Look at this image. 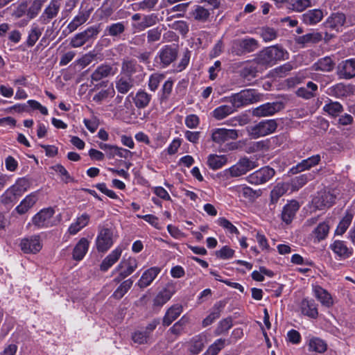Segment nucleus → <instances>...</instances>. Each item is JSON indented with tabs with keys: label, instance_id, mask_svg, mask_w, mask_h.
Here are the masks:
<instances>
[{
	"label": "nucleus",
	"instance_id": "obj_53",
	"mask_svg": "<svg viewBox=\"0 0 355 355\" xmlns=\"http://www.w3.org/2000/svg\"><path fill=\"white\" fill-rule=\"evenodd\" d=\"M323 110L329 114L336 116L343 112V108L338 102L330 101V103L324 106Z\"/></svg>",
	"mask_w": 355,
	"mask_h": 355
},
{
	"label": "nucleus",
	"instance_id": "obj_5",
	"mask_svg": "<svg viewBox=\"0 0 355 355\" xmlns=\"http://www.w3.org/2000/svg\"><path fill=\"white\" fill-rule=\"evenodd\" d=\"M277 128L275 120H264L250 128V135L254 139L264 137L274 132Z\"/></svg>",
	"mask_w": 355,
	"mask_h": 355
},
{
	"label": "nucleus",
	"instance_id": "obj_58",
	"mask_svg": "<svg viewBox=\"0 0 355 355\" xmlns=\"http://www.w3.org/2000/svg\"><path fill=\"white\" fill-rule=\"evenodd\" d=\"M331 94L336 97H344L348 96L349 87L343 83H338L331 88Z\"/></svg>",
	"mask_w": 355,
	"mask_h": 355
},
{
	"label": "nucleus",
	"instance_id": "obj_38",
	"mask_svg": "<svg viewBox=\"0 0 355 355\" xmlns=\"http://www.w3.org/2000/svg\"><path fill=\"white\" fill-rule=\"evenodd\" d=\"M331 249L338 256L344 259L349 257L352 254V250L347 247L343 241H335L331 245Z\"/></svg>",
	"mask_w": 355,
	"mask_h": 355
},
{
	"label": "nucleus",
	"instance_id": "obj_30",
	"mask_svg": "<svg viewBox=\"0 0 355 355\" xmlns=\"http://www.w3.org/2000/svg\"><path fill=\"white\" fill-rule=\"evenodd\" d=\"M152 99L151 94L144 89H139L132 98L135 105L138 109H144L148 106Z\"/></svg>",
	"mask_w": 355,
	"mask_h": 355
},
{
	"label": "nucleus",
	"instance_id": "obj_62",
	"mask_svg": "<svg viewBox=\"0 0 355 355\" xmlns=\"http://www.w3.org/2000/svg\"><path fill=\"white\" fill-rule=\"evenodd\" d=\"M240 193L243 197L252 200L261 195V191L260 190H253L249 187H244L241 189Z\"/></svg>",
	"mask_w": 355,
	"mask_h": 355
},
{
	"label": "nucleus",
	"instance_id": "obj_64",
	"mask_svg": "<svg viewBox=\"0 0 355 355\" xmlns=\"http://www.w3.org/2000/svg\"><path fill=\"white\" fill-rule=\"evenodd\" d=\"M173 82L171 80H166L162 88V94L160 96V101H166L168 100L173 89Z\"/></svg>",
	"mask_w": 355,
	"mask_h": 355
},
{
	"label": "nucleus",
	"instance_id": "obj_60",
	"mask_svg": "<svg viewBox=\"0 0 355 355\" xmlns=\"http://www.w3.org/2000/svg\"><path fill=\"white\" fill-rule=\"evenodd\" d=\"M291 9L297 12H302L306 8L311 6V0H293L291 4Z\"/></svg>",
	"mask_w": 355,
	"mask_h": 355
},
{
	"label": "nucleus",
	"instance_id": "obj_19",
	"mask_svg": "<svg viewBox=\"0 0 355 355\" xmlns=\"http://www.w3.org/2000/svg\"><path fill=\"white\" fill-rule=\"evenodd\" d=\"M301 312L311 318H316L318 315L317 305L312 299L304 298L300 304Z\"/></svg>",
	"mask_w": 355,
	"mask_h": 355
},
{
	"label": "nucleus",
	"instance_id": "obj_36",
	"mask_svg": "<svg viewBox=\"0 0 355 355\" xmlns=\"http://www.w3.org/2000/svg\"><path fill=\"white\" fill-rule=\"evenodd\" d=\"M37 198L35 193L28 195L18 205L15 210L19 214H24L28 211L37 202Z\"/></svg>",
	"mask_w": 355,
	"mask_h": 355
},
{
	"label": "nucleus",
	"instance_id": "obj_56",
	"mask_svg": "<svg viewBox=\"0 0 355 355\" xmlns=\"http://www.w3.org/2000/svg\"><path fill=\"white\" fill-rule=\"evenodd\" d=\"M132 339L135 343L141 345L148 343L150 336L145 330H138L132 334Z\"/></svg>",
	"mask_w": 355,
	"mask_h": 355
},
{
	"label": "nucleus",
	"instance_id": "obj_8",
	"mask_svg": "<svg viewBox=\"0 0 355 355\" xmlns=\"http://www.w3.org/2000/svg\"><path fill=\"white\" fill-rule=\"evenodd\" d=\"M336 200V196L329 191H320L312 200L313 207L318 210H323L331 207Z\"/></svg>",
	"mask_w": 355,
	"mask_h": 355
},
{
	"label": "nucleus",
	"instance_id": "obj_61",
	"mask_svg": "<svg viewBox=\"0 0 355 355\" xmlns=\"http://www.w3.org/2000/svg\"><path fill=\"white\" fill-rule=\"evenodd\" d=\"M158 0H143L136 3L135 6L138 10H150L157 4Z\"/></svg>",
	"mask_w": 355,
	"mask_h": 355
},
{
	"label": "nucleus",
	"instance_id": "obj_2",
	"mask_svg": "<svg viewBox=\"0 0 355 355\" xmlns=\"http://www.w3.org/2000/svg\"><path fill=\"white\" fill-rule=\"evenodd\" d=\"M286 51L282 46L275 45L266 47L256 55V61L263 70L275 65L278 61L285 59Z\"/></svg>",
	"mask_w": 355,
	"mask_h": 355
},
{
	"label": "nucleus",
	"instance_id": "obj_47",
	"mask_svg": "<svg viewBox=\"0 0 355 355\" xmlns=\"http://www.w3.org/2000/svg\"><path fill=\"white\" fill-rule=\"evenodd\" d=\"M327 345L322 339L319 338H313L309 342V350L311 352H316L318 353H323L327 350Z\"/></svg>",
	"mask_w": 355,
	"mask_h": 355
},
{
	"label": "nucleus",
	"instance_id": "obj_35",
	"mask_svg": "<svg viewBox=\"0 0 355 355\" xmlns=\"http://www.w3.org/2000/svg\"><path fill=\"white\" fill-rule=\"evenodd\" d=\"M206 342L207 337L204 334L194 336L190 340V352L194 355L198 354L203 349Z\"/></svg>",
	"mask_w": 355,
	"mask_h": 355
},
{
	"label": "nucleus",
	"instance_id": "obj_24",
	"mask_svg": "<svg viewBox=\"0 0 355 355\" xmlns=\"http://www.w3.org/2000/svg\"><path fill=\"white\" fill-rule=\"evenodd\" d=\"M183 310L182 306L179 304L171 306L166 312L163 320L162 324L164 326H169L173 321H175L182 313Z\"/></svg>",
	"mask_w": 355,
	"mask_h": 355
},
{
	"label": "nucleus",
	"instance_id": "obj_33",
	"mask_svg": "<svg viewBox=\"0 0 355 355\" xmlns=\"http://www.w3.org/2000/svg\"><path fill=\"white\" fill-rule=\"evenodd\" d=\"M323 17V13L321 10L313 9L308 10L302 15V21L306 24L313 25L320 22Z\"/></svg>",
	"mask_w": 355,
	"mask_h": 355
},
{
	"label": "nucleus",
	"instance_id": "obj_63",
	"mask_svg": "<svg viewBox=\"0 0 355 355\" xmlns=\"http://www.w3.org/2000/svg\"><path fill=\"white\" fill-rule=\"evenodd\" d=\"M261 36L265 42H270L277 37V33L272 28L263 27L261 28Z\"/></svg>",
	"mask_w": 355,
	"mask_h": 355
},
{
	"label": "nucleus",
	"instance_id": "obj_42",
	"mask_svg": "<svg viewBox=\"0 0 355 355\" xmlns=\"http://www.w3.org/2000/svg\"><path fill=\"white\" fill-rule=\"evenodd\" d=\"M191 16L197 21L205 22L210 15L209 10L205 8L203 6L196 5L190 13Z\"/></svg>",
	"mask_w": 355,
	"mask_h": 355
},
{
	"label": "nucleus",
	"instance_id": "obj_9",
	"mask_svg": "<svg viewBox=\"0 0 355 355\" xmlns=\"http://www.w3.org/2000/svg\"><path fill=\"white\" fill-rule=\"evenodd\" d=\"M275 175V171L270 166H264L251 173L248 177L250 184H261L269 181Z\"/></svg>",
	"mask_w": 355,
	"mask_h": 355
},
{
	"label": "nucleus",
	"instance_id": "obj_12",
	"mask_svg": "<svg viewBox=\"0 0 355 355\" xmlns=\"http://www.w3.org/2000/svg\"><path fill=\"white\" fill-rule=\"evenodd\" d=\"M90 14V9L80 10L78 14L68 24L67 28L62 31V37H67L68 35L75 31L79 26L85 24L88 20Z\"/></svg>",
	"mask_w": 355,
	"mask_h": 355
},
{
	"label": "nucleus",
	"instance_id": "obj_10",
	"mask_svg": "<svg viewBox=\"0 0 355 355\" xmlns=\"http://www.w3.org/2000/svg\"><path fill=\"white\" fill-rule=\"evenodd\" d=\"M54 214L55 211L51 207L42 209L33 216V224L39 228L52 227L51 220Z\"/></svg>",
	"mask_w": 355,
	"mask_h": 355
},
{
	"label": "nucleus",
	"instance_id": "obj_44",
	"mask_svg": "<svg viewBox=\"0 0 355 355\" xmlns=\"http://www.w3.org/2000/svg\"><path fill=\"white\" fill-rule=\"evenodd\" d=\"M227 158L224 155H217L214 154L209 155L207 159L209 166L217 170L222 168L226 163Z\"/></svg>",
	"mask_w": 355,
	"mask_h": 355
},
{
	"label": "nucleus",
	"instance_id": "obj_57",
	"mask_svg": "<svg viewBox=\"0 0 355 355\" xmlns=\"http://www.w3.org/2000/svg\"><path fill=\"white\" fill-rule=\"evenodd\" d=\"M164 78V75L162 73H154L150 75L148 84L149 89L155 92Z\"/></svg>",
	"mask_w": 355,
	"mask_h": 355
},
{
	"label": "nucleus",
	"instance_id": "obj_27",
	"mask_svg": "<svg viewBox=\"0 0 355 355\" xmlns=\"http://www.w3.org/2000/svg\"><path fill=\"white\" fill-rule=\"evenodd\" d=\"M345 20L346 17L343 13H332L326 20L324 26L326 28L338 31V28L344 25Z\"/></svg>",
	"mask_w": 355,
	"mask_h": 355
},
{
	"label": "nucleus",
	"instance_id": "obj_43",
	"mask_svg": "<svg viewBox=\"0 0 355 355\" xmlns=\"http://www.w3.org/2000/svg\"><path fill=\"white\" fill-rule=\"evenodd\" d=\"M17 196V193L10 187L1 196L0 201L6 209H10L12 207Z\"/></svg>",
	"mask_w": 355,
	"mask_h": 355
},
{
	"label": "nucleus",
	"instance_id": "obj_32",
	"mask_svg": "<svg viewBox=\"0 0 355 355\" xmlns=\"http://www.w3.org/2000/svg\"><path fill=\"white\" fill-rule=\"evenodd\" d=\"M288 184L286 183H278L270 192V204L273 206L271 209H274L275 204L279 199L288 191Z\"/></svg>",
	"mask_w": 355,
	"mask_h": 355
},
{
	"label": "nucleus",
	"instance_id": "obj_39",
	"mask_svg": "<svg viewBox=\"0 0 355 355\" xmlns=\"http://www.w3.org/2000/svg\"><path fill=\"white\" fill-rule=\"evenodd\" d=\"M90 219V216L89 214L85 213L83 214L80 216L78 217L76 221L72 223L68 230V232L70 234H76L78 233L82 228L85 227Z\"/></svg>",
	"mask_w": 355,
	"mask_h": 355
},
{
	"label": "nucleus",
	"instance_id": "obj_52",
	"mask_svg": "<svg viewBox=\"0 0 355 355\" xmlns=\"http://www.w3.org/2000/svg\"><path fill=\"white\" fill-rule=\"evenodd\" d=\"M329 226L325 222L320 223L313 233L318 241L324 240L329 234Z\"/></svg>",
	"mask_w": 355,
	"mask_h": 355
},
{
	"label": "nucleus",
	"instance_id": "obj_4",
	"mask_svg": "<svg viewBox=\"0 0 355 355\" xmlns=\"http://www.w3.org/2000/svg\"><path fill=\"white\" fill-rule=\"evenodd\" d=\"M100 31L99 25L89 26L84 31L76 34L71 38L70 45L73 48L80 47L90 40L96 38Z\"/></svg>",
	"mask_w": 355,
	"mask_h": 355
},
{
	"label": "nucleus",
	"instance_id": "obj_21",
	"mask_svg": "<svg viewBox=\"0 0 355 355\" xmlns=\"http://www.w3.org/2000/svg\"><path fill=\"white\" fill-rule=\"evenodd\" d=\"M161 269L158 267H152L146 270L141 275L137 284L141 288L148 286L160 272Z\"/></svg>",
	"mask_w": 355,
	"mask_h": 355
},
{
	"label": "nucleus",
	"instance_id": "obj_28",
	"mask_svg": "<svg viewBox=\"0 0 355 355\" xmlns=\"http://www.w3.org/2000/svg\"><path fill=\"white\" fill-rule=\"evenodd\" d=\"M125 31L123 21L111 24L105 29V35L112 37L114 40H119Z\"/></svg>",
	"mask_w": 355,
	"mask_h": 355
},
{
	"label": "nucleus",
	"instance_id": "obj_41",
	"mask_svg": "<svg viewBox=\"0 0 355 355\" xmlns=\"http://www.w3.org/2000/svg\"><path fill=\"white\" fill-rule=\"evenodd\" d=\"M43 28H40L38 25L34 24L32 25L31 30L28 32V38L26 40V45L28 47L33 46L37 41L42 35Z\"/></svg>",
	"mask_w": 355,
	"mask_h": 355
},
{
	"label": "nucleus",
	"instance_id": "obj_59",
	"mask_svg": "<svg viewBox=\"0 0 355 355\" xmlns=\"http://www.w3.org/2000/svg\"><path fill=\"white\" fill-rule=\"evenodd\" d=\"M45 1L46 0H34L31 7L28 9L27 17L29 19L35 18L40 11Z\"/></svg>",
	"mask_w": 355,
	"mask_h": 355
},
{
	"label": "nucleus",
	"instance_id": "obj_29",
	"mask_svg": "<svg viewBox=\"0 0 355 355\" xmlns=\"http://www.w3.org/2000/svg\"><path fill=\"white\" fill-rule=\"evenodd\" d=\"M141 67L137 64L134 59L123 60L121 64V72L126 76L127 78H132L133 74L139 71Z\"/></svg>",
	"mask_w": 355,
	"mask_h": 355
},
{
	"label": "nucleus",
	"instance_id": "obj_49",
	"mask_svg": "<svg viewBox=\"0 0 355 355\" xmlns=\"http://www.w3.org/2000/svg\"><path fill=\"white\" fill-rule=\"evenodd\" d=\"M352 219L353 215L350 212L347 211L345 216L342 218L338 225L336 230V234L338 235H343L350 225Z\"/></svg>",
	"mask_w": 355,
	"mask_h": 355
},
{
	"label": "nucleus",
	"instance_id": "obj_23",
	"mask_svg": "<svg viewBox=\"0 0 355 355\" xmlns=\"http://www.w3.org/2000/svg\"><path fill=\"white\" fill-rule=\"evenodd\" d=\"M322 40V35L318 32H312L295 38V42L302 46L317 44Z\"/></svg>",
	"mask_w": 355,
	"mask_h": 355
},
{
	"label": "nucleus",
	"instance_id": "obj_16",
	"mask_svg": "<svg viewBox=\"0 0 355 355\" xmlns=\"http://www.w3.org/2000/svg\"><path fill=\"white\" fill-rule=\"evenodd\" d=\"M338 75L345 79L355 77V60L349 59L340 62L338 66Z\"/></svg>",
	"mask_w": 355,
	"mask_h": 355
},
{
	"label": "nucleus",
	"instance_id": "obj_46",
	"mask_svg": "<svg viewBox=\"0 0 355 355\" xmlns=\"http://www.w3.org/2000/svg\"><path fill=\"white\" fill-rule=\"evenodd\" d=\"M133 87L132 78L121 77L116 82V89L121 94L128 93Z\"/></svg>",
	"mask_w": 355,
	"mask_h": 355
},
{
	"label": "nucleus",
	"instance_id": "obj_50",
	"mask_svg": "<svg viewBox=\"0 0 355 355\" xmlns=\"http://www.w3.org/2000/svg\"><path fill=\"white\" fill-rule=\"evenodd\" d=\"M133 281L131 279L123 281L113 293V297L116 299L122 298L124 295L132 287Z\"/></svg>",
	"mask_w": 355,
	"mask_h": 355
},
{
	"label": "nucleus",
	"instance_id": "obj_6",
	"mask_svg": "<svg viewBox=\"0 0 355 355\" xmlns=\"http://www.w3.org/2000/svg\"><path fill=\"white\" fill-rule=\"evenodd\" d=\"M284 107L282 102L275 101L262 104L252 110V115L255 117L270 116L279 112Z\"/></svg>",
	"mask_w": 355,
	"mask_h": 355
},
{
	"label": "nucleus",
	"instance_id": "obj_22",
	"mask_svg": "<svg viewBox=\"0 0 355 355\" xmlns=\"http://www.w3.org/2000/svg\"><path fill=\"white\" fill-rule=\"evenodd\" d=\"M320 161V156L319 155H313L308 159L302 160L300 163H299L295 166L293 167L291 169V172L292 174H296L297 173L302 172L304 170H307L311 168V167L317 165Z\"/></svg>",
	"mask_w": 355,
	"mask_h": 355
},
{
	"label": "nucleus",
	"instance_id": "obj_14",
	"mask_svg": "<svg viewBox=\"0 0 355 355\" xmlns=\"http://www.w3.org/2000/svg\"><path fill=\"white\" fill-rule=\"evenodd\" d=\"M21 250L24 253L36 254L40 251L42 245L40 242V237L38 235H33L21 240L20 243Z\"/></svg>",
	"mask_w": 355,
	"mask_h": 355
},
{
	"label": "nucleus",
	"instance_id": "obj_11",
	"mask_svg": "<svg viewBox=\"0 0 355 355\" xmlns=\"http://www.w3.org/2000/svg\"><path fill=\"white\" fill-rule=\"evenodd\" d=\"M178 49L174 45H166L158 53L157 59L159 60L162 67L169 66L178 57Z\"/></svg>",
	"mask_w": 355,
	"mask_h": 355
},
{
	"label": "nucleus",
	"instance_id": "obj_25",
	"mask_svg": "<svg viewBox=\"0 0 355 355\" xmlns=\"http://www.w3.org/2000/svg\"><path fill=\"white\" fill-rule=\"evenodd\" d=\"M122 249L120 247L114 249L110 254H109L101 262L100 265V270L105 272L111 268L121 256Z\"/></svg>",
	"mask_w": 355,
	"mask_h": 355
},
{
	"label": "nucleus",
	"instance_id": "obj_3",
	"mask_svg": "<svg viewBox=\"0 0 355 355\" xmlns=\"http://www.w3.org/2000/svg\"><path fill=\"white\" fill-rule=\"evenodd\" d=\"M259 47V42L252 37H246L233 41L231 47L232 53L237 56L254 52Z\"/></svg>",
	"mask_w": 355,
	"mask_h": 355
},
{
	"label": "nucleus",
	"instance_id": "obj_54",
	"mask_svg": "<svg viewBox=\"0 0 355 355\" xmlns=\"http://www.w3.org/2000/svg\"><path fill=\"white\" fill-rule=\"evenodd\" d=\"M232 318L231 317L225 318L218 323L214 333L216 336L227 333L232 328Z\"/></svg>",
	"mask_w": 355,
	"mask_h": 355
},
{
	"label": "nucleus",
	"instance_id": "obj_40",
	"mask_svg": "<svg viewBox=\"0 0 355 355\" xmlns=\"http://www.w3.org/2000/svg\"><path fill=\"white\" fill-rule=\"evenodd\" d=\"M174 294V291L168 288H164L156 295L153 300V305L162 306L166 304Z\"/></svg>",
	"mask_w": 355,
	"mask_h": 355
},
{
	"label": "nucleus",
	"instance_id": "obj_37",
	"mask_svg": "<svg viewBox=\"0 0 355 355\" xmlns=\"http://www.w3.org/2000/svg\"><path fill=\"white\" fill-rule=\"evenodd\" d=\"M313 292L315 297L321 302L322 304L329 307L332 305L333 302L330 294L321 286H314Z\"/></svg>",
	"mask_w": 355,
	"mask_h": 355
},
{
	"label": "nucleus",
	"instance_id": "obj_34",
	"mask_svg": "<svg viewBox=\"0 0 355 355\" xmlns=\"http://www.w3.org/2000/svg\"><path fill=\"white\" fill-rule=\"evenodd\" d=\"M335 67V62L329 56L319 59L313 65V69L316 71H322L324 72H330L333 71Z\"/></svg>",
	"mask_w": 355,
	"mask_h": 355
},
{
	"label": "nucleus",
	"instance_id": "obj_18",
	"mask_svg": "<svg viewBox=\"0 0 355 355\" xmlns=\"http://www.w3.org/2000/svg\"><path fill=\"white\" fill-rule=\"evenodd\" d=\"M60 8V4L57 0H52L49 5L44 9L43 13L40 16L42 24H48L53 18L56 17Z\"/></svg>",
	"mask_w": 355,
	"mask_h": 355
},
{
	"label": "nucleus",
	"instance_id": "obj_31",
	"mask_svg": "<svg viewBox=\"0 0 355 355\" xmlns=\"http://www.w3.org/2000/svg\"><path fill=\"white\" fill-rule=\"evenodd\" d=\"M89 248V241L85 238H82L77 243L73 250V259L80 261L83 259Z\"/></svg>",
	"mask_w": 355,
	"mask_h": 355
},
{
	"label": "nucleus",
	"instance_id": "obj_13",
	"mask_svg": "<svg viewBox=\"0 0 355 355\" xmlns=\"http://www.w3.org/2000/svg\"><path fill=\"white\" fill-rule=\"evenodd\" d=\"M242 68L239 71V75L244 79L251 80L257 77L258 73H261L264 70L256 61V58L252 60L242 63Z\"/></svg>",
	"mask_w": 355,
	"mask_h": 355
},
{
	"label": "nucleus",
	"instance_id": "obj_7",
	"mask_svg": "<svg viewBox=\"0 0 355 355\" xmlns=\"http://www.w3.org/2000/svg\"><path fill=\"white\" fill-rule=\"evenodd\" d=\"M113 243V231L107 227L101 229L96 239L98 252H106L112 246Z\"/></svg>",
	"mask_w": 355,
	"mask_h": 355
},
{
	"label": "nucleus",
	"instance_id": "obj_15",
	"mask_svg": "<svg viewBox=\"0 0 355 355\" xmlns=\"http://www.w3.org/2000/svg\"><path fill=\"white\" fill-rule=\"evenodd\" d=\"M237 137V131L232 129L216 128L211 133V140L217 144L224 143L229 139H236Z\"/></svg>",
	"mask_w": 355,
	"mask_h": 355
},
{
	"label": "nucleus",
	"instance_id": "obj_17",
	"mask_svg": "<svg viewBox=\"0 0 355 355\" xmlns=\"http://www.w3.org/2000/svg\"><path fill=\"white\" fill-rule=\"evenodd\" d=\"M300 208V205L296 200H291L288 202L282 211V220L287 225L290 224L295 216L297 211Z\"/></svg>",
	"mask_w": 355,
	"mask_h": 355
},
{
	"label": "nucleus",
	"instance_id": "obj_51",
	"mask_svg": "<svg viewBox=\"0 0 355 355\" xmlns=\"http://www.w3.org/2000/svg\"><path fill=\"white\" fill-rule=\"evenodd\" d=\"M223 306L221 303L216 304L214 306V311L202 321V326L207 327L210 325L215 320L218 319L220 315V308Z\"/></svg>",
	"mask_w": 355,
	"mask_h": 355
},
{
	"label": "nucleus",
	"instance_id": "obj_48",
	"mask_svg": "<svg viewBox=\"0 0 355 355\" xmlns=\"http://www.w3.org/2000/svg\"><path fill=\"white\" fill-rule=\"evenodd\" d=\"M30 184L31 183L28 179L21 178H19L16 183L11 186L10 188L18 196H20L30 187Z\"/></svg>",
	"mask_w": 355,
	"mask_h": 355
},
{
	"label": "nucleus",
	"instance_id": "obj_1",
	"mask_svg": "<svg viewBox=\"0 0 355 355\" xmlns=\"http://www.w3.org/2000/svg\"><path fill=\"white\" fill-rule=\"evenodd\" d=\"M261 96L262 94L256 89H243L228 98L231 105H223L215 108L211 113L212 116L216 120H222L234 113L238 108L259 102Z\"/></svg>",
	"mask_w": 355,
	"mask_h": 355
},
{
	"label": "nucleus",
	"instance_id": "obj_55",
	"mask_svg": "<svg viewBox=\"0 0 355 355\" xmlns=\"http://www.w3.org/2000/svg\"><path fill=\"white\" fill-rule=\"evenodd\" d=\"M225 339L219 338L211 345L204 355H217L218 352L224 348L225 345Z\"/></svg>",
	"mask_w": 355,
	"mask_h": 355
},
{
	"label": "nucleus",
	"instance_id": "obj_45",
	"mask_svg": "<svg viewBox=\"0 0 355 355\" xmlns=\"http://www.w3.org/2000/svg\"><path fill=\"white\" fill-rule=\"evenodd\" d=\"M157 21L158 17L155 13L144 15L142 21L136 26V28L139 31H144L148 27L155 25Z\"/></svg>",
	"mask_w": 355,
	"mask_h": 355
},
{
	"label": "nucleus",
	"instance_id": "obj_26",
	"mask_svg": "<svg viewBox=\"0 0 355 355\" xmlns=\"http://www.w3.org/2000/svg\"><path fill=\"white\" fill-rule=\"evenodd\" d=\"M318 90V85L309 81L306 83V87H302L297 89L296 95L304 99H311L317 96Z\"/></svg>",
	"mask_w": 355,
	"mask_h": 355
},
{
	"label": "nucleus",
	"instance_id": "obj_20",
	"mask_svg": "<svg viewBox=\"0 0 355 355\" xmlns=\"http://www.w3.org/2000/svg\"><path fill=\"white\" fill-rule=\"evenodd\" d=\"M116 73V70L113 67L107 64H103L98 66L91 76L92 81L98 82L103 78H107L110 76H114Z\"/></svg>",
	"mask_w": 355,
	"mask_h": 355
}]
</instances>
